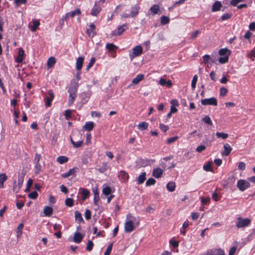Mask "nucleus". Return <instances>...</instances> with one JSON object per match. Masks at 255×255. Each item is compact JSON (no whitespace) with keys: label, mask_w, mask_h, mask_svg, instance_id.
<instances>
[{"label":"nucleus","mask_w":255,"mask_h":255,"mask_svg":"<svg viewBox=\"0 0 255 255\" xmlns=\"http://www.w3.org/2000/svg\"><path fill=\"white\" fill-rule=\"evenodd\" d=\"M75 220L78 221L79 223H84V221L82 218V214L78 211H76L75 212Z\"/></svg>","instance_id":"23"},{"label":"nucleus","mask_w":255,"mask_h":255,"mask_svg":"<svg viewBox=\"0 0 255 255\" xmlns=\"http://www.w3.org/2000/svg\"><path fill=\"white\" fill-rule=\"evenodd\" d=\"M216 135L218 138H222L223 139H225L228 137V134L224 132H217L216 133Z\"/></svg>","instance_id":"42"},{"label":"nucleus","mask_w":255,"mask_h":255,"mask_svg":"<svg viewBox=\"0 0 255 255\" xmlns=\"http://www.w3.org/2000/svg\"><path fill=\"white\" fill-rule=\"evenodd\" d=\"M134 229L133 224L132 221L129 220L125 223V230L126 232L129 233Z\"/></svg>","instance_id":"9"},{"label":"nucleus","mask_w":255,"mask_h":255,"mask_svg":"<svg viewBox=\"0 0 255 255\" xmlns=\"http://www.w3.org/2000/svg\"><path fill=\"white\" fill-rule=\"evenodd\" d=\"M85 217L87 220H89L91 218V212L90 210L87 209L85 212Z\"/></svg>","instance_id":"54"},{"label":"nucleus","mask_w":255,"mask_h":255,"mask_svg":"<svg viewBox=\"0 0 255 255\" xmlns=\"http://www.w3.org/2000/svg\"><path fill=\"white\" fill-rule=\"evenodd\" d=\"M220 96H225L228 92V90L225 87H222L220 88Z\"/></svg>","instance_id":"62"},{"label":"nucleus","mask_w":255,"mask_h":255,"mask_svg":"<svg viewBox=\"0 0 255 255\" xmlns=\"http://www.w3.org/2000/svg\"><path fill=\"white\" fill-rule=\"evenodd\" d=\"M33 183V180L31 179H29L27 183V187L25 190V192H28L29 188Z\"/></svg>","instance_id":"58"},{"label":"nucleus","mask_w":255,"mask_h":255,"mask_svg":"<svg viewBox=\"0 0 255 255\" xmlns=\"http://www.w3.org/2000/svg\"><path fill=\"white\" fill-rule=\"evenodd\" d=\"M231 51L227 48L221 49L219 51V54L222 56L219 59V62L221 64H225L228 62L229 56Z\"/></svg>","instance_id":"1"},{"label":"nucleus","mask_w":255,"mask_h":255,"mask_svg":"<svg viewBox=\"0 0 255 255\" xmlns=\"http://www.w3.org/2000/svg\"><path fill=\"white\" fill-rule=\"evenodd\" d=\"M142 53V48L140 45H136L132 49V53L129 54V57L132 60L134 57L140 56Z\"/></svg>","instance_id":"4"},{"label":"nucleus","mask_w":255,"mask_h":255,"mask_svg":"<svg viewBox=\"0 0 255 255\" xmlns=\"http://www.w3.org/2000/svg\"><path fill=\"white\" fill-rule=\"evenodd\" d=\"M70 140H71V143L72 144L73 146L75 148L80 147V146H81L82 144L83 143V139H81L79 141L75 142L73 140V139H72V138L71 137H70Z\"/></svg>","instance_id":"24"},{"label":"nucleus","mask_w":255,"mask_h":255,"mask_svg":"<svg viewBox=\"0 0 255 255\" xmlns=\"http://www.w3.org/2000/svg\"><path fill=\"white\" fill-rule=\"evenodd\" d=\"M148 126V124L147 123L145 122H142L140 123L138 125L137 128H138V129H139L140 130H144L147 128Z\"/></svg>","instance_id":"27"},{"label":"nucleus","mask_w":255,"mask_h":255,"mask_svg":"<svg viewBox=\"0 0 255 255\" xmlns=\"http://www.w3.org/2000/svg\"><path fill=\"white\" fill-rule=\"evenodd\" d=\"M84 57H79L76 60V69L77 70H80L82 69L83 61H84Z\"/></svg>","instance_id":"16"},{"label":"nucleus","mask_w":255,"mask_h":255,"mask_svg":"<svg viewBox=\"0 0 255 255\" xmlns=\"http://www.w3.org/2000/svg\"><path fill=\"white\" fill-rule=\"evenodd\" d=\"M94 126L95 124L93 122H86L85 125L83 127V128L89 131L93 129Z\"/></svg>","instance_id":"15"},{"label":"nucleus","mask_w":255,"mask_h":255,"mask_svg":"<svg viewBox=\"0 0 255 255\" xmlns=\"http://www.w3.org/2000/svg\"><path fill=\"white\" fill-rule=\"evenodd\" d=\"M119 176L121 177L123 181H126L128 179V175L125 171L122 170L120 171Z\"/></svg>","instance_id":"31"},{"label":"nucleus","mask_w":255,"mask_h":255,"mask_svg":"<svg viewBox=\"0 0 255 255\" xmlns=\"http://www.w3.org/2000/svg\"><path fill=\"white\" fill-rule=\"evenodd\" d=\"M169 18L165 15H162L160 18V22L162 25H165L169 23Z\"/></svg>","instance_id":"38"},{"label":"nucleus","mask_w":255,"mask_h":255,"mask_svg":"<svg viewBox=\"0 0 255 255\" xmlns=\"http://www.w3.org/2000/svg\"><path fill=\"white\" fill-rule=\"evenodd\" d=\"M199 33H200V31L198 30L195 31L191 34V35L190 37V39H192V40L195 39L197 37V36Z\"/></svg>","instance_id":"59"},{"label":"nucleus","mask_w":255,"mask_h":255,"mask_svg":"<svg viewBox=\"0 0 255 255\" xmlns=\"http://www.w3.org/2000/svg\"><path fill=\"white\" fill-rule=\"evenodd\" d=\"M215 255H225L224 251L221 249H215Z\"/></svg>","instance_id":"57"},{"label":"nucleus","mask_w":255,"mask_h":255,"mask_svg":"<svg viewBox=\"0 0 255 255\" xmlns=\"http://www.w3.org/2000/svg\"><path fill=\"white\" fill-rule=\"evenodd\" d=\"M83 238V236L79 232H75L73 237V241L76 243L81 242Z\"/></svg>","instance_id":"12"},{"label":"nucleus","mask_w":255,"mask_h":255,"mask_svg":"<svg viewBox=\"0 0 255 255\" xmlns=\"http://www.w3.org/2000/svg\"><path fill=\"white\" fill-rule=\"evenodd\" d=\"M101 10V7L97 6L96 4L91 10V14L93 16H97Z\"/></svg>","instance_id":"20"},{"label":"nucleus","mask_w":255,"mask_h":255,"mask_svg":"<svg viewBox=\"0 0 255 255\" xmlns=\"http://www.w3.org/2000/svg\"><path fill=\"white\" fill-rule=\"evenodd\" d=\"M154 161L153 159H140L139 163L142 167L150 165Z\"/></svg>","instance_id":"14"},{"label":"nucleus","mask_w":255,"mask_h":255,"mask_svg":"<svg viewBox=\"0 0 255 255\" xmlns=\"http://www.w3.org/2000/svg\"><path fill=\"white\" fill-rule=\"evenodd\" d=\"M93 246L94 244L93 242L91 240H89L88 241L86 249L88 251H91L93 249Z\"/></svg>","instance_id":"48"},{"label":"nucleus","mask_w":255,"mask_h":255,"mask_svg":"<svg viewBox=\"0 0 255 255\" xmlns=\"http://www.w3.org/2000/svg\"><path fill=\"white\" fill-rule=\"evenodd\" d=\"M43 213L45 216H50L53 213V209L51 207L46 206L43 210Z\"/></svg>","instance_id":"26"},{"label":"nucleus","mask_w":255,"mask_h":255,"mask_svg":"<svg viewBox=\"0 0 255 255\" xmlns=\"http://www.w3.org/2000/svg\"><path fill=\"white\" fill-rule=\"evenodd\" d=\"M96 61V59L94 57H92L90 59V61L86 67V70L88 71L91 67L93 66Z\"/></svg>","instance_id":"47"},{"label":"nucleus","mask_w":255,"mask_h":255,"mask_svg":"<svg viewBox=\"0 0 255 255\" xmlns=\"http://www.w3.org/2000/svg\"><path fill=\"white\" fill-rule=\"evenodd\" d=\"M144 79V75L143 74H138L135 78H133L132 80V83L133 84H137L140 81Z\"/></svg>","instance_id":"21"},{"label":"nucleus","mask_w":255,"mask_h":255,"mask_svg":"<svg viewBox=\"0 0 255 255\" xmlns=\"http://www.w3.org/2000/svg\"><path fill=\"white\" fill-rule=\"evenodd\" d=\"M68 161V158L65 156H60L57 158V161L60 164H63Z\"/></svg>","instance_id":"33"},{"label":"nucleus","mask_w":255,"mask_h":255,"mask_svg":"<svg viewBox=\"0 0 255 255\" xmlns=\"http://www.w3.org/2000/svg\"><path fill=\"white\" fill-rule=\"evenodd\" d=\"M52 100V99L49 97L45 98L44 100L45 101V106L46 107H50L51 106Z\"/></svg>","instance_id":"60"},{"label":"nucleus","mask_w":255,"mask_h":255,"mask_svg":"<svg viewBox=\"0 0 255 255\" xmlns=\"http://www.w3.org/2000/svg\"><path fill=\"white\" fill-rule=\"evenodd\" d=\"M201 199L203 205H207L209 204L210 201V199L209 198H204L203 197H202Z\"/></svg>","instance_id":"64"},{"label":"nucleus","mask_w":255,"mask_h":255,"mask_svg":"<svg viewBox=\"0 0 255 255\" xmlns=\"http://www.w3.org/2000/svg\"><path fill=\"white\" fill-rule=\"evenodd\" d=\"M23 227H24L23 224L20 223L17 227L16 233H17V238H19L21 236Z\"/></svg>","instance_id":"37"},{"label":"nucleus","mask_w":255,"mask_h":255,"mask_svg":"<svg viewBox=\"0 0 255 255\" xmlns=\"http://www.w3.org/2000/svg\"><path fill=\"white\" fill-rule=\"evenodd\" d=\"M212 162L211 161L208 162L206 165H204V169L206 171H212Z\"/></svg>","instance_id":"44"},{"label":"nucleus","mask_w":255,"mask_h":255,"mask_svg":"<svg viewBox=\"0 0 255 255\" xmlns=\"http://www.w3.org/2000/svg\"><path fill=\"white\" fill-rule=\"evenodd\" d=\"M140 9V7L136 5L133 6H132L131 8V12H130V16L132 17H134L136 15H137L139 12V10Z\"/></svg>","instance_id":"13"},{"label":"nucleus","mask_w":255,"mask_h":255,"mask_svg":"<svg viewBox=\"0 0 255 255\" xmlns=\"http://www.w3.org/2000/svg\"><path fill=\"white\" fill-rule=\"evenodd\" d=\"M156 182V180L152 178L148 179L146 182V185L148 186L154 185Z\"/></svg>","instance_id":"50"},{"label":"nucleus","mask_w":255,"mask_h":255,"mask_svg":"<svg viewBox=\"0 0 255 255\" xmlns=\"http://www.w3.org/2000/svg\"><path fill=\"white\" fill-rule=\"evenodd\" d=\"M106 47L109 52L115 51L117 49V47L112 43L107 44Z\"/></svg>","instance_id":"29"},{"label":"nucleus","mask_w":255,"mask_h":255,"mask_svg":"<svg viewBox=\"0 0 255 255\" xmlns=\"http://www.w3.org/2000/svg\"><path fill=\"white\" fill-rule=\"evenodd\" d=\"M198 76L197 75L194 76L192 83H191V87L192 89H194L196 87V83L197 81Z\"/></svg>","instance_id":"52"},{"label":"nucleus","mask_w":255,"mask_h":255,"mask_svg":"<svg viewBox=\"0 0 255 255\" xmlns=\"http://www.w3.org/2000/svg\"><path fill=\"white\" fill-rule=\"evenodd\" d=\"M232 14L231 13H225L222 16L221 19L222 20H225L228 19L232 16Z\"/></svg>","instance_id":"55"},{"label":"nucleus","mask_w":255,"mask_h":255,"mask_svg":"<svg viewBox=\"0 0 255 255\" xmlns=\"http://www.w3.org/2000/svg\"><path fill=\"white\" fill-rule=\"evenodd\" d=\"M38 196V193L36 191H33L28 195V197L32 199H35Z\"/></svg>","instance_id":"49"},{"label":"nucleus","mask_w":255,"mask_h":255,"mask_svg":"<svg viewBox=\"0 0 255 255\" xmlns=\"http://www.w3.org/2000/svg\"><path fill=\"white\" fill-rule=\"evenodd\" d=\"M102 192L103 194L108 196L111 194L112 190L109 186H106L103 188Z\"/></svg>","instance_id":"45"},{"label":"nucleus","mask_w":255,"mask_h":255,"mask_svg":"<svg viewBox=\"0 0 255 255\" xmlns=\"http://www.w3.org/2000/svg\"><path fill=\"white\" fill-rule=\"evenodd\" d=\"M94 193V203L95 205H98V202L99 200V194L98 191V189H95L93 190Z\"/></svg>","instance_id":"28"},{"label":"nucleus","mask_w":255,"mask_h":255,"mask_svg":"<svg viewBox=\"0 0 255 255\" xmlns=\"http://www.w3.org/2000/svg\"><path fill=\"white\" fill-rule=\"evenodd\" d=\"M150 10L154 14H157L159 10V6L157 4H154L150 7Z\"/></svg>","instance_id":"40"},{"label":"nucleus","mask_w":255,"mask_h":255,"mask_svg":"<svg viewBox=\"0 0 255 255\" xmlns=\"http://www.w3.org/2000/svg\"><path fill=\"white\" fill-rule=\"evenodd\" d=\"M146 179V173L143 172L137 178V181L139 184H142Z\"/></svg>","instance_id":"30"},{"label":"nucleus","mask_w":255,"mask_h":255,"mask_svg":"<svg viewBox=\"0 0 255 255\" xmlns=\"http://www.w3.org/2000/svg\"><path fill=\"white\" fill-rule=\"evenodd\" d=\"M79 87L78 82H72L69 88L68 92L69 94H76Z\"/></svg>","instance_id":"7"},{"label":"nucleus","mask_w":255,"mask_h":255,"mask_svg":"<svg viewBox=\"0 0 255 255\" xmlns=\"http://www.w3.org/2000/svg\"><path fill=\"white\" fill-rule=\"evenodd\" d=\"M108 166L107 163L106 162H103L102 163L101 167L98 169V170L100 173H104L105 171L108 170Z\"/></svg>","instance_id":"34"},{"label":"nucleus","mask_w":255,"mask_h":255,"mask_svg":"<svg viewBox=\"0 0 255 255\" xmlns=\"http://www.w3.org/2000/svg\"><path fill=\"white\" fill-rule=\"evenodd\" d=\"M65 203L67 207H70L73 206L74 200L72 198H68L66 199Z\"/></svg>","instance_id":"43"},{"label":"nucleus","mask_w":255,"mask_h":255,"mask_svg":"<svg viewBox=\"0 0 255 255\" xmlns=\"http://www.w3.org/2000/svg\"><path fill=\"white\" fill-rule=\"evenodd\" d=\"M7 176L5 173L0 174V188H2L4 187L3 183L7 179Z\"/></svg>","instance_id":"25"},{"label":"nucleus","mask_w":255,"mask_h":255,"mask_svg":"<svg viewBox=\"0 0 255 255\" xmlns=\"http://www.w3.org/2000/svg\"><path fill=\"white\" fill-rule=\"evenodd\" d=\"M56 62V60L54 57H51L48 58L47 62V65L48 68H51L54 66Z\"/></svg>","instance_id":"32"},{"label":"nucleus","mask_w":255,"mask_h":255,"mask_svg":"<svg viewBox=\"0 0 255 255\" xmlns=\"http://www.w3.org/2000/svg\"><path fill=\"white\" fill-rule=\"evenodd\" d=\"M167 189L170 192H173L175 190V183L174 182H170L166 185Z\"/></svg>","instance_id":"36"},{"label":"nucleus","mask_w":255,"mask_h":255,"mask_svg":"<svg viewBox=\"0 0 255 255\" xmlns=\"http://www.w3.org/2000/svg\"><path fill=\"white\" fill-rule=\"evenodd\" d=\"M222 6V5L220 1H216L212 5V11H217L220 9L221 7Z\"/></svg>","instance_id":"19"},{"label":"nucleus","mask_w":255,"mask_h":255,"mask_svg":"<svg viewBox=\"0 0 255 255\" xmlns=\"http://www.w3.org/2000/svg\"><path fill=\"white\" fill-rule=\"evenodd\" d=\"M33 23L32 26L31 27L32 31H35L37 28V27L39 25L40 22L38 20H33L32 21Z\"/></svg>","instance_id":"39"},{"label":"nucleus","mask_w":255,"mask_h":255,"mask_svg":"<svg viewBox=\"0 0 255 255\" xmlns=\"http://www.w3.org/2000/svg\"><path fill=\"white\" fill-rule=\"evenodd\" d=\"M159 83L161 86H166L168 88L171 87L172 85V83L170 80L166 81V79L164 78H161Z\"/></svg>","instance_id":"17"},{"label":"nucleus","mask_w":255,"mask_h":255,"mask_svg":"<svg viewBox=\"0 0 255 255\" xmlns=\"http://www.w3.org/2000/svg\"><path fill=\"white\" fill-rule=\"evenodd\" d=\"M90 27L91 32H92V34L91 37H93L96 34V31H95V28H96V27H95V24L94 23H91L90 25Z\"/></svg>","instance_id":"56"},{"label":"nucleus","mask_w":255,"mask_h":255,"mask_svg":"<svg viewBox=\"0 0 255 255\" xmlns=\"http://www.w3.org/2000/svg\"><path fill=\"white\" fill-rule=\"evenodd\" d=\"M82 200H85L86 198H87L89 197V194H90V192L89 191V190L88 189H87L86 188H83V189H82Z\"/></svg>","instance_id":"35"},{"label":"nucleus","mask_w":255,"mask_h":255,"mask_svg":"<svg viewBox=\"0 0 255 255\" xmlns=\"http://www.w3.org/2000/svg\"><path fill=\"white\" fill-rule=\"evenodd\" d=\"M127 29H128V25L127 24H124L122 25L119 26L118 27L117 29L113 31L111 33V35L112 36H114V35H120L124 31H125Z\"/></svg>","instance_id":"5"},{"label":"nucleus","mask_w":255,"mask_h":255,"mask_svg":"<svg viewBox=\"0 0 255 255\" xmlns=\"http://www.w3.org/2000/svg\"><path fill=\"white\" fill-rule=\"evenodd\" d=\"M34 164H35V173L36 174H39V173L40 172V171L41 170V165L39 162L34 163Z\"/></svg>","instance_id":"51"},{"label":"nucleus","mask_w":255,"mask_h":255,"mask_svg":"<svg viewBox=\"0 0 255 255\" xmlns=\"http://www.w3.org/2000/svg\"><path fill=\"white\" fill-rule=\"evenodd\" d=\"M202 121L206 124L209 125H212V122L210 118L208 116H205L203 119Z\"/></svg>","instance_id":"46"},{"label":"nucleus","mask_w":255,"mask_h":255,"mask_svg":"<svg viewBox=\"0 0 255 255\" xmlns=\"http://www.w3.org/2000/svg\"><path fill=\"white\" fill-rule=\"evenodd\" d=\"M75 172H76L75 168H73L69 169V170L67 173L62 174L61 177L64 178H67V177L70 176V175H74Z\"/></svg>","instance_id":"22"},{"label":"nucleus","mask_w":255,"mask_h":255,"mask_svg":"<svg viewBox=\"0 0 255 255\" xmlns=\"http://www.w3.org/2000/svg\"><path fill=\"white\" fill-rule=\"evenodd\" d=\"M76 97V94H69V99L68 101L69 105H71L73 104L74 101H75Z\"/></svg>","instance_id":"41"},{"label":"nucleus","mask_w":255,"mask_h":255,"mask_svg":"<svg viewBox=\"0 0 255 255\" xmlns=\"http://www.w3.org/2000/svg\"><path fill=\"white\" fill-rule=\"evenodd\" d=\"M81 13V10L79 8H77L73 11L67 13L64 17V19L67 20L68 16H70L73 18L75 16H79Z\"/></svg>","instance_id":"8"},{"label":"nucleus","mask_w":255,"mask_h":255,"mask_svg":"<svg viewBox=\"0 0 255 255\" xmlns=\"http://www.w3.org/2000/svg\"><path fill=\"white\" fill-rule=\"evenodd\" d=\"M206 147L204 145H200L198 146L196 149V150L198 152H201L203 150H204L206 149Z\"/></svg>","instance_id":"63"},{"label":"nucleus","mask_w":255,"mask_h":255,"mask_svg":"<svg viewBox=\"0 0 255 255\" xmlns=\"http://www.w3.org/2000/svg\"><path fill=\"white\" fill-rule=\"evenodd\" d=\"M112 248H113V243H111L108 246V247L106 249V251H105V252L104 253V255H110V254H111V251L112 250Z\"/></svg>","instance_id":"53"},{"label":"nucleus","mask_w":255,"mask_h":255,"mask_svg":"<svg viewBox=\"0 0 255 255\" xmlns=\"http://www.w3.org/2000/svg\"><path fill=\"white\" fill-rule=\"evenodd\" d=\"M163 174V170L160 168H156L153 170L152 175L156 178H160Z\"/></svg>","instance_id":"11"},{"label":"nucleus","mask_w":255,"mask_h":255,"mask_svg":"<svg viewBox=\"0 0 255 255\" xmlns=\"http://www.w3.org/2000/svg\"><path fill=\"white\" fill-rule=\"evenodd\" d=\"M250 186V183L248 181L244 179H240L238 180L237 184V187L241 191H245L246 189L249 188Z\"/></svg>","instance_id":"3"},{"label":"nucleus","mask_w":255,"mask_h":255,"mask_svg":"<svg viewBox=\"0 0 255 255\" xmlns=\"http://www.w3.org/2000/svg\"><path fill=\"white\" fill-rule=\"evenodd\" d=\"M24 55V51L21 48H20L18 51V56H17L15 61L18 63H21L22 62L23 57Z\"/></svg>","instance_id":"10"},{"label":"nucleus","mask_w":255,"mask_h":255,"mask_svg":"<svg viewBox=\"0 0 255 255\" xmlns=\"http://www.w3.org/2000/svg\"><path fill=\"white\" fill-rule=\"evenodd\" d=\"M201 102L203 105H213L215 106L217 105V100L216 98L214 97L202 99Z\"/></svg>","instance_id":"6"},{"label":"nucleus","mask_w":255,"mask_h":255,"mask_svg":"<svg viewBox=\"0 0 255 255\" xmlns=\"http://www.w3.org/2000/svg\"><path fill=\"white\" fill-rule=\"evenodd\" d=\"M178 138V137L177 136L170 137L168 139H167V142L168 144H171L172 142L175 141Z\"/></svg>","instance_id":"61"},{"label":"nucleus","mask_w":255,"mask_h":255,"mask_svg":"<svg viewBox=\"0 0 255 255\" xmlns=\"http://www.w3.org/2000/svg\"><path fill=\"white\" fill-rule=\"evenodd\" d=\"M237 220L236 226L239 228L247 227L251 223V220L248 218L243 219L241 217H238L237 218Z\"/></svg>","instance_id":"2"},{"label":"nucleus","mask_w":255,"mask_h":255,"mask_svg":"<svg viewBox=\"0 0 255 255\" xmlns=\"http://www.w3.org/2000/svg\"><path fill=\"white\" fill-rule=\"evenodd\" d=\"M224 151L222 153V155L228 156L232 151V148L228 143H226L224 145Z\"/></svg>","instance_id":"18"}]
</instances>
